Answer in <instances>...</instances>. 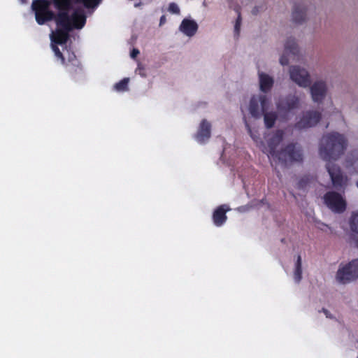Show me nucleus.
<instances>
[{
    "label": "nucleus",
    "mask_w": 358,
    "mask_h": 358,
    "mask_svg": "<svg viewBox=\"0 0 358 358\" xmlns=\"http://www.w3.org/2000/svg\"><path fill=\"white\" fill-rule=\"evenodd\" d=\"M247 127H248V132L250 134L251 137H252L253 139H255V137H254V136H252V134L251 129L250 128V127H249V125H248V124H247Z\"/></svg>",
    "instance_id": "nucleus-35"
},
{
    "label": "nucleus",
    "mask_w": 358,
    "mask_h": 358,
    "mask_svg": "<svg viewBox=\"0 0 358 358\" xmlns=\"http://www.w3.org/2000/svg\"><path fill=\"white\" fill-rule=\"evenodd\" d=\"M241 24V13L238 12V17L236 20V24L234 26V33H235V35L237 36V37L239 36V34H240Z\"/></svg>",
    "instance_id": "nucleus-26"
},
{
    "label": "nucleus",
    "mask_w": 358,
    "mask_h": 358,
    "mask_svg": "<svg viewBox=\"0 0 358 358\" xmlns=\"http://www.w3.org/2000/svg\"><path fill=\"white\" fill-rule=\"evenodd\" d=\"M348 146V141L344 135L338 132H331L324 135L320 145V155L325 161L327 170L329 174L333 187L344 194L348 185V177L340 166L331 162L342 156Z\"/></svg>",
    "instance_id": "nucleus-1"
},
{
    "label": "nucleus",
    "mask_w": 358,
    "mask_h": 358,
    "mask_svg": "<svg viewBox=\"0 0 358 358\" xmlns=\"http://www.w3.org/2000/svg\"><path fill=\"white\" fill-rule=\"evenodd\" d=\"M307 183V180H306L304 178L301 179L299 182L298 185L299 188H303Z\"/></svg>",
    "instance_id": "nucleus-31"
},
{
    "label": "nucleus",
    "mask_w": 358,
    "mask_h": 358,
    "mask_svg": "<svg viewBox=\"0 0 358 358\" xmlns=\"http://www.w3.org/2000/svg\"><path fill=\"white\" fill-rule=\"evenodd\" d=\"M166 16L162 15L160 17V20H159V25L160 26L163 25L166 22Z\"/></svg>",
    "instance_id": "nucleus-33"
},
{
    "label": "nucleus",
    "mask_w": 358,
    "mask_h": 358,
    "mask_svg": "<svg viewBox=\"0 0 358 358\" xmlns=\"http://www.w3.org/2000/svg\"><path fill=\"white\" fill-rule=\"evenodd\" d=\"M229 210H230V208L225 204L220 205L215 209L213 213L212 219L216 227H221L225 223L227 220L226 213Z\"/></svg>",
    "instance_id": "nucleus-15"
},
{
    "label": "nucleus",
    "mask_w": 358,
    "mask_h": 358,
    "mask_svg": "<svg viewBox=\"0 0 358 358\" xmlns=\"http://www.w3.org/2000/svg\"><path fill=\"white\" fill-rule=\"evenodd\" d=\"M56 9L58 10L57 13L66 14L67 16V22L71 27V31L74 29H80L85 25L87 17L83 9L75 10L71 15L69 14L70 10Z\"/></svg>",
    "instance_id": "nucleus-8"
},
{
    "label": "nucleus",
    "mask_w": 358,
    "mask_h": 358,
    "mask_svg": "<svg viewBox=\"0 0 358 358\" xmlns=\"http://www.w3.org/2000/svg\"><path fill=\"white\" fill-rule=\"evenodd\" d=\"M55 23L59 28L51 35L52 43L58 45L65 44L69 37V33L71 31L66 14L57 13Z\"/></svg>",
    "instance_id": "nucleus-6"
},
{
    "label": "nucleus",
    "mask_w": 358,
    "mask_h": 358,
    "mask_svg": "<svg viewBox=\"0 0 358 358\" xmlns=\"http://www.w3.org/2000/svg\"><path fill=\"white\" fill-rule=\"evenodd\" d=\"M327 85L324 81H317L310 87L312 99L315 102H322L327 93Z\"/></svg>",
    "instance_id": "nucleus-14"
},
{
    "label": "nucleus",
    "mask_w": 358,
    "mask_h": 358,
    "mask_svg": "<svg viewBox=\"0 0 358 358\" xmlns=\"http://www.w3.org/2000/svg\"><path fill=\"white\" fill-rule=\"evenodd\" d=\"M358 278V259H354L343 268H340L336 274L337 280L343 284L348 283Z\"/></svg>",
    "instance_id": "nucleus-7"
},
{
    "label": "nucleus",
    "mask_w": 358,
    "mask_h": 358,
    "mask_svg": "<svg viewBox=\"0 0 358 358\" xmlns=\"http://www.w3.org/2000/svg\"><path fill=\"white\" fill-rule=\"evenodd\" d=\"M302 278V263L301 257L298 255L297 259L295 264V269L294 271V279L296 282L299 283Z\"/></svg>",
    "instance_id": "nucleus-22"
},
{
    "label": "nucleus",
    "mask_w": 358,
    "mask_h": 358,
    "mask_svg": "<svg viewBox=\"0 0 358 358\" xmlns=\"http://www.w3.org/2000/svg\"><path fill=\"white\" fill-rule=\"evenodd\" d=\"M129 79L124 78L114 85V89L118 92H124L128 90V84Z\"/></svg>",
    "instance_id": "nucleus-24"
},
{
    "label": "nucleus",
    "mask_w": 358,
    "mask_h": 358,
    "mask_svg": "<svg viewBox=\"0 0 358 358\" xmlns=\"http://www.w3.org/2000/svg\"><path fill=\"white\" fill-rule=\"evenodd\" d=\"M53 0H34L31 8L35 14V19L39 25L55 20L56 22L57 13L55 14L50 10Z\"/></svg>",
    "instance_id": "nucleus-4"
},
{
    "label": "nucleus",
    "mask_w": 358,
    "mask_h": 358,
    "mask_svg": "<svg viewBox=\"0 0 358 358\" xmlns=\"http://www.w3.org/2000/svg\"><path fill=\"white\" fill-rule=\"evenodd\" d=\"M289 73L291 79L299 86L303 87L310 86V76L306 69L294 66L290 68Z\"/></svg>",
    "instance_id": "nucleus-12"
},
{
    "label": "nucleus",
    "mask_w": 358,
    "mask_h": 358,
    "mask_svg": "<svg viewBox=\"0 0 358 358\" xmlns=\"http://www.w3.org/2000/svg\"><path fill=\"white\" fill-rule=\"evenodd\" d=\"M140 53L139 50L136 48H134L131 52V58H136L137 57V55Z\"/></svg>",
    "instance_id": "nucleus-30"
},
{
    "label": "nucleus",
    "mask_w": 358,
    "mask_h": 358,
    "mask_svg": "<svg viewBox=\"0 0 358 358\" xmlns=\"http://www.w3.org/2000/svg\"><path fill=\"white\" fill-rule=\"evenodd\" d=\"M322 312L326 315V316H327V317H329V311H328L327 309H325V308H322Z\"/></svg>",
    "instance_id": "nucleus-34"
},
{
    "label": "nucleus",
    "mask_w": 358,
    "mask_h": 358,
    "mask_svg": "<svg viewBox=\"0 0 358 358\" xmlns=\"http://www.w3.org/2000/svg\"><path fill=\"white\" fill-rule=\"evenodd\" d=\"M259 101L261 104V111L262 113H264L266 112H268V109L269 108L270 105V101L267 98L266 95H261L259 98Z\"/></svg>",
    "instance_id": "nucleus-25"
},
{
    "label": "nucleus",
    "mask_w": 358,
    "mask_h": 358,
    "mask_svg": "<svg viewBox=\"0 0 358 358\" xmlns=\"http://www.w3.org/2000/svg\"><path fill=\"white\" fill-rule=\"evenodd\" d=\"M52 49L55 56L61 60L62 64L66 68V72L73 80L77 81L83 76V66L73 52L67 50L65 55H64L59 48L54 43L52 44Z\"/></svg>",
    "instance_id": "nucleus-3"
},
{
    "label": "nucleus",
    "mask_w": 358,
    "mask_h": 358,
    "mask_svg": "<svg viewBox=\"0 0 358 358\" xmlns=\"http://www.w3.org/2000/svg\"><path fill=\"white\" fill-rule=\"evenodd\" d=\"M306 8L303 5L295 4L292 11V20L296 24H301L306 20Z\"/></svg>",
    "instance_id": "nucleus-17"
},
{
    "label": "nucleus",
    "mask_w": 358,
    "mask_h": 358,
    "mask_svg": "<svg viewBox=\"0 0 358 358\" xmlns=\"http://www.w3.org/2000/svg\"><path fill=\"white\" fill-rule=\"evenodd\" d=\"M324 204L334 213H343L347 208L344 196L336 191H328L322 197Z\"/></svg>",
    "instance_id": "nucleus-5"
},
{
    "label": "nucleus",
    "mask_w": 358,
    "mask_h": 358,
    "mask_svg": "<svg viewBox=\"0 0 358 358\" xmlns=\"http://www.w3.org/2000/svg\"><path fill=\"white\" fill-rule=\"evenodd\" d=\"M249 111L252 117L259 118L261 116V112L259 108V100L255 97H252L249 104Z\"/></svg>",
    "instance_id": "nucleus-20"
},
{
    "label": "nucleus",
    "mask_w": 358,
    "mask_h": 358,
    "mask_svg": "<svg viewBox=\"0 0 358 358\" xmlns=\"http://www.w3.org/2000/svg\"><path fill=\"white\" fill-rule=\"evenodd\" d=\"M22 1H24V0H21Z\"/></svg>",
    "instance_id": "nucleus-39"
},
{
    "label": "nucleus",
    "mask_w": 358,
    "mask_h": 358,
    "mask_svg": "<svg viewBox=\"0 0 358 358\" xmlns=\"http://www.w3.org/2000/svg\"><path fill=\"white\" fill-rule=\"evenodd\" d=\"M349 224L351 231L358 234V211L352 214Z\"/></svg>",
    "instance_id": "nucleus-23"
},
{
    "label": "nucleus",
    "mask_w": 358,
    "mask_h": 358,
    "mask_svg": "<svg viewBox=\"0 0 358 358\" xmlns=\"http://www.w3.org/2000/svg\"><path fill=\"white\" fill-rule=\"evenodd\" d=\"M211 136V124L206 119L201 120L198 131L194 136L199 143H206Z\"/></svg>",
    "instance_id": "nucleus-13"
},
{
    "label": "nucleus",
    "mask_w": 358,
    "mask_h": 358,
    "mask_svg": "<svg viewBox=\"0 0 358 358\" xmlns=\"http://www.w3.org/2000/svg\"><path fill=\"white\" fill-rule=\"evenodd\" d=\"M73 1L76 3L82 4L86 8H95L101 2V0H53V5L55 8L62 10H71Z\"/></svg>",
    "instance_id": "nucleus-11"
},
{
    "label": "nucleus",
    "mask_w": 358,
    "mask_h": 358,
    "mask_svg": "<svg viewBox=\"0 0 358 358\" xmlns=\"http://www.w3.org/2000/svg\"><path fill=\"white\" fill-rule=\"evenodd\" d=\"M273 79L268 75L261 73H259V86L260 90L266 93L271 90L273 85Z\"/></svg>",
    "instance_id": "nucleus-18"
},
{
    "label": "nucleus",
    "mask_w": 358,
    "mask_h": 358,
    "mask_svg": "<svg viewBox=\"0 0 358 358\" xmlns=\"http://www.w3.org/2000/svg\"><path fill=\"white\" fill-rule=\"evenodd\" d=\"M198 29L196 22L192 20L184 19L180 26V30L187 36H194Z\"/></svg>",
    "instance_id": "nucleus-16"
},
{
    "label": "nucleus",
    "mask_w": 358,
    "mask_h": 358,
    "mask_svg": "<svg viewBox=\"0 0 358 358\" xmlns=\"http://www.w3.org/2000/svg\"><path fill=\"white\" fill-rule=\"evenodd\" d=\"M357 358H358V356H357Z\"/></svg>",
    "instance_id": "nucleus-40"
},
{
    "label": "nucleus",
    "mask_w": 358,
    "mask_h": 358,
    "mask_svg": "<svg viewBox=\"0 0 358 358\" xmlns=\"http://www.w3.org/2000/svg\"><path fill=\"white\" fill-rule=\"evenodd\" d=\"M285 54H292L295 56L299 53V48L294 38H288L285 44Z\"/></svg>",
    "instance_id": "nucleus-19"
},
{
    "label": "nucleus",
    "mask_w": 358,
    "mask_h": 358,
    "mask_svg": "<svg viewBox=\"0 0 358 358\" xmlns=\"http://www.w3.org/2000/svg\"><path fill=\"white\" fill-rule=\"evenodd\" d=\"M352 239L355 241L356 247L358 248V234H354L352 236Z\"/></svg>",
    "instance_id": "nucleus-32"
},
{
    "label": "nucleus",
    "mask_w": 358,
    "mask_h": 358,
    "mask_svg": "<svg viewBox=\"0 0 358 358\" xmlns=\"http://www.w3.org/2000/svg\"><path fill=\"white\" fill-rule=\"evenodd\" d=\"M357 187H358V180L357 181Z\"/></svg>",
    "instance_id": "nucleus-38"
},
{
    "label": "nucleus",
    "mask_w": 358,
    "mask_h": 358,
    "mask_svg": "<svg viewBox=\"0 0 358 358\" xmlns=\"http://www.w3.org/2000/svg\"><path fill=\"white\" fill-rule=\"evenodd\" d=\"M264 115V121L266 128H272L277 120V113L275 112H266L262 113Z\"/></svg>",
    "instance_id": "nucleus-21"
},
{
    "label": "nucleus",
    "mask_w": 358,
    "mask_h": 358,
    "mask_svg": "<svg viewBox=\"0 0 358 358\" xmlns=\"http://www.w3.org/2000/svg\"><path fill=\"white\" fill-rule=\"evenodd\" d=\"M281 241H282V242H285V239H284V238H282V239L281 240Z\"/></svg>",
    "instance_id": "nucleus-37"
},
{
    "label": "nucleus",
    "mask_w": 358,
    "mask_h": 358,
    "mask_svg": "<svg viewBox=\"0 0 358 358\" xmlns=\"http://www.w3.org/2000/svg\"><path fill=\"white\" fill-rule=\"evenodd\" d=\"M168 10L170 13H174V14H179L180 13V8L178 6L176 3H170L169 5Z\"/></svg>",
    "instance_id": "nucleus-27"
},
{
    "label": "nucleus",
    "mask_w": 358,
    "mask_h": 358,
    "mask_svg": "<svg viewBox=\"0 0 358 358\" xmlns=\"http://www.w3.org/2000/svg\"><path fill=\"white\" fill-rule=\"evenodd\" d=\"M322 114L317 110H308L303 114L302 117L295 123L298 129H308L315 126L321 120Z\"/></svg>",
    "instance_id": "nucleus-10"
},
{
    "label": "nucleus",
    "mask_w": 358,
    "mask_h": 358,
    "mask_svg": "<svg viewBox=\"0 0 358 358\" xmlns=\"http://www.w3.org/2000/svg\"><path fill=\"white\" fill-rule=\"evenodd\" d=\"M280 62L282 66L287 65L289 64V59L284 54L282 55L280 58Z\"/></svg>",
    "instance_id": "nucleus-29"
},
{
    "label": "nucleus",
    "mask_w": 358,
    "mask_h": 358,
    "mask_svg": "<svg viewBox=\"0 0 358 358\" xmlns=\"http://www.w3.org/2000/svg\"><path fill=\"white\" fill-rule=\"evenodd\" d=\"M284 131L281 129L276 130L273 136L270 138L268 145L271 149V155L277 158L278 162L284 166L288 163L298 162L303 159L302 153L300 149L296 148L294 143L288 144L285 148L279 152H275V147L282 141Z\"/></svg>",
    "instance_id": "nucleus-2"
},
{
    "label": "nucleus",
    "mask_w": 358,
    "mask_h": 358,
    "mask_svg": "<svg viewBox=\"0 0 358 358\" xmlns=\"http://www.w3.org/2000/svg\"><path fill=\"white\" fill-rule=\"evenodd\" d=\"M299 106V99L294 94H289L278 100L276 108L279 114L282 116H287L289 113L298 108Z\"/></svg>",
    "instance_id": "nucleus-9"
},
{
    "label": "nucleus",
    "mask_w": 358,
    "mask_h": 358,
    "mask_svg": "<svg viewBox=\"0 0 358 358\" xmlns=\"http://www.w3.org/2000/svg\"><path fill=\"white\" fill-rule=\"evenodd\" d=\"M136 72L137 73H138L139 75H141L142 77L145 76V69L141 64H138V67L136 70Z\"/></svg>",
    "instance_id": "nucleus-28"
},
{
    "label": "nucleus",
    "mask_w": 358,
    "mask_h": 358,
    "mask_svg": "<svg viewBox=\"0 0 358 358\" xmlns=\"http://www.w3.org/2000/svg\"><path fill=\"white\" fill-rule=\"evenodd\" d=\"M252 13H253L254 14H256V11L255 10V9L253 10Z\"/></svg>",
    "instance_id": "nucleus-36"
}]
</instances>
